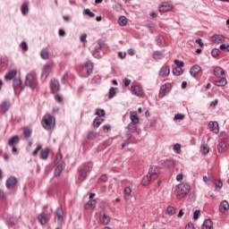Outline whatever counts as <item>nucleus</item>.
Here are the masks:
<instances>
[{
    "mask_svg": "<svg viewBox=\"0 0 229 229\" xmlns=\"http://www.w3.org/2000/svg\"><path fill=\"white\" fill-rule=\"evenodd\" d=\"M211 42L215 44H221V42H225V36L221 34H215L211 37Z\"/></svg>",
    "mask_w": 229,
    "mask_h": 229,
    "instance_id": "obj_11",
    "label": "nucleus"
},
{
    "mask_svg": "<svg viewBox=\"0 0 229 229\" xmlns=\"http://www.w3.org/2000/svg\"><path fill=\"white\" fill-rule=\"evenodd\" d=\"M87 178V166L82 165L79 167V180L83 182Z\"/></svg>",
    "mask_w": 229,
    "mask_h": 229,
    "instance_id": "obj_10",
    "label": "nucleus"
},
{
    "mask_svg": "<svg viewBox=\"0 0 229 229\" xmlns=\"http://www.w3.org/2000/svg\"><path fill=\"white\" fill-rule=\"evenodd\" d=\"M118 24H120V26H126V24H128V19H126V16H120Z\"/></svg>",
    "mask_w": 229,
    "mask_h": 229,
    "instance_id": "obj_35",
    "label": "nucleus"
},
{
    "mask_svg": "<svg viewBox=\"0 0 229 229\" xmlns=\"http://www.w3.org/2000/svg\"><path fill=\"white\" fill-rule=\"evenodd\" d=\"M202 229H214V224H212V220L206 219L203 223Z\"/></svg>",
    "mask_w": 229,
    "mask_h": 229,
    "instance_id": "obj_26",
    "label": "nucleus"
},
{
    "mask_svg": "<svg viewBox=\"0 0 229 229\" xmlns=\"http://www.w3.org/2000/svg\"><path fill=\"white\" fill-rule=\"evenodd\" d=\"M219 53H221V51L218 48H214L211 51V55L213 56V58H217V56H219Z\"/></svg>",
    "mask_w": 229,
    "mask_h": 229,
    "instance_id": "obj_44",
    "label": "nucleus"
},
{
    "mask_svg": "<svg viewBox=\"0 0 229 229\" xmlns=\"http://www.w3.org/2000/svg\"><path fill=\"white\" fill-rule=\"evenodd\" d=\"M220 49L222 51H227V53H229V45L222 44L220 45Z\"/></svg>",
    "mask_w": 229,
    "mask_h": 229,
    "instance_id": "obj_51",
    "label": "nucleus"
},
{
    "mask_svg": "<svg viewBox=\"0 0 229 229\" xmlns=\"http://www.w3.org/2000/svg\"><path fill=\"white\" fill-rule=\"evenodd\" d=\"M41 148H42V147H41L40 145H38V146L35 148V150L32 152V157H37V155H38V151H40Z\"/></svg>",
    "mask_w": 229,
    "mask_h": 229,
    "instance_id": "obj_54",
    "label": "nucleus"
},
{
    "mask_svg": "<svg viewBox=\"0 0 229 229\" xmlns=\"http://www.w3.org/2000/svg\"><path fill=\"white\" fill-rule=\"evenodd\" d=\"M130 119H131V123H132L134 124H139V123H140V120L139 119V116L137 115V112H131Z\"/></svg>",
    "mask_w": 229,
    "mask_h": 229,
    "instance_id": "obj_20",
    "label": "nucleus"
},
{
    "mask_svg": "<svg viewBox=\"0 0 229 229\" xmlns=\"http://www.w3.org/2000/svg\"><path fill=\"white\" fill-rule=\"evenodd\" d=\"M167 216H174L176 214V208L173 206H168L166 208Z\"/></svg>",
    "mask_w": 229,
    "mask_h": 229,
    "instance_id": "obj_33",
    "label": "nucleus"
},
{
    "mask_svg": "<svg viewBox=\"0 0 229 229\" xmlns=\"http://www.w3.org/2000/svg\"><path fill=\"white\" fill-rule=\"evenodd\" d=\"M56 125V120L54 116L47 114L42 118V126L45 130H54Z\"/></svg>",
    "mask_w": 229,
    "mask_h": 229,
    "instance_id": "obj_3",
    "label": "nucleus"
},
{
    "mask_svg": "<svg viewBox=\"0 0 229 229\" xmlns=\"http://www.w3.org/2000/svg\"><path fill=\"white\" fill-rule=\"evenodd\" d=\"M226 149H228V146L226 145V142L222 141L218 144L219 153H223L224 151H226Z\"/></svg>",
    "mask_w": 229,
    "mask_h": 229,
    "instance_id": "obj_32",
    "label": "nucleus"
},
{
    "mask_svg": "<svg viewBox=\"0 0 229 229\" xmlns=\"http://www.w3.org/2000/svg\"><path fill=\"white\" fill-rule=\"evenodd\" d=\"M19 144V137L18 136H13L9 140H8V146H17Z\"/></svg>",
    "mask_w": 229,
    "mask_h": 229,
    "instance_id": "obj_27",
    "label": "nucleus"
},
{
    "mask_svg": "<svg viewBox=\"0 0 229 229\" xmlns=\"http://www.w3.org/2000/svg\"><path fill=\"white\" fill-rule=\"evenodd\" d=\"M10 102L8 101H4L2 104H1V111L4 112V114L5 112H8V110H10Z\"/></svg>",
    "mask_w": 229,
    "mask_h": 229,
    "instance_id": "obj_28",
    "label": "nucleus"
},
{
    "mask_svg": "<svg viewBox=\"0 0 229 229\" xmlns=\"http://www.w3.org/2000/svg\"><path fill=\"white\" fill-rule=\"evenodd\" d=\"M20 47H21L22 51H28V44L26 42L22 41Z\"/></svg>",
    "mask_w": 229,
    "mask_h": 229,
    "instance_id": "obj_52",
    "label": "nucleus"
},
{
    "mask_svg": "<svg viewBox=\"0 0 229 229\" xmlns=\"http://www.w3.org/2000/svg\"><path fill=\"white\" fill-rule=\"evenodd\" d=\"M99 221L102 225H108V223H110V216L104 213L103 215H100Z\"/></svg>",
    "mask_w": 229,
    "mask_h": 229,
    "instance_id": "obj_23",
    "label": "nucleus"
},
{
    "mask_svg": "<svg viewBox=\"0 0 229 229\" xmlns=\"http://www.w3.org/2000/svg\"><path fill=\"white\" fill-rule=\"evenodd\" d=\"M0 62H1V64H4V67H6L8 65V58H6V57H1Z\"/></svg>",
    "mask_w": 229,
    "mask_h": 229,
    "instance_id": "obj_53",
    "label": "nucleus"
},
{
    "mask_svg": "<svg viewBox=\"0 0 229 229\" xmlns=\"http://www.w3.org/2000/svg\"><path fill=\"white\" fill-rule=\"evenodd\" d=\"M191 76H193V78H196V76H198L199 74V72H201V66L195 64L191 68L190 71Z\"/></svg>",
    "mask_w": 229,
    "mask_h": 229,
    "instance_id": "obj_14",
    "label": "nucleus"
},
{
    "mask_svg": "<svg viewBox=\"0 0 229 229\" xmlns=\"http://www.w3.org/2000/svg\"><path fill=\"white\" fill-rule=\"evenodd\" d=\"M165 90H167V86L163 85L159 91V98H164V96H165Z\"/></svg>",
    "mask_w": 229,
    "mask_h": 229,
    "instance_id": "obj_40",
    "label": "nucleus"
},
{
    "mask_svg": "<svg viewBox=\"0 0 229 229\" xmlns=\"http://www.w3.org/2000/svg\"><path fill=\"white\" fill-rule=\"evenodd\" d=\"M174 151L180 154V152L182 151V145H180L179 143L174 145Z\"/></svg>",
    "mask_w": 229,
    "mask_h": 229,
    "instance_id": "obj_47",
    "label": "nucleus"
},
{
    "mask_svg": "<svg viewBox=\"0 0 229 229\" xmlns=\"http://www.w3.org/2000/svg\"><path fill=\"white\" fill-rule=\"evenodd\" d=\"M62 153L58 152L55 156V164H60V162H62Z\"/></svg>",
    "mask_w": 229,
    "mask_h": 229,
    "instance_id": "obj_46",
    "label": "nucleus"
},
{
    "mask_svg": "<svg viewBox=\"0 0 229 229\" xmlns=\"http://www.w3.org/2000/svg\"><path fill=\"white\" fill-rule=\"evenodd\" d=\"M157 44L158 46H164V38L162 37L157 38Z\"/></svg>",
    "mask_w": 229,
    "mask_h": 229,
    "instance_id": "obj_62",
    "label": "nucleus"
},
{
    "mask_svg": "<svg viewBox=\"0 0 229 229\" xmlns=\"http://www.w3.org/2000/svg\"><path fill=\"white\" fill-rule=\"evenodd\" d=\"M226 83H228L226 79L225 78H222L219 81H216L214 82V85H216V87H225V85H226Z\"/></svg>",
    "mask_w": 229,
    "mask_h": 229,
    "instance_id": "obj_29",
    "label": "nucleus"
},
{
    "mask_svg": "<svg viewBox=\"0 0 229 229\" xmlns=\"http://www.w3.org/2000/svg\"><path fill=\"white\" fill-rule=\"evenodd\" d=\"M213 74L216 77V78H221V76H224L225 74V70H223V68L216 66L214 69Z\"/></svg>",
    "mask_w": 229,
    "mask_h": 229,
    "instance_id": "obj_21",
    "label": "nucleus"
},
{
    "mask_svg": "<svg viewBox=\"0 0 229 229\" xmlns=\"http://www.w3.org/2000/svg\"><path fill=\"white\" fill-rule=\"evenodd\" d=\"M185 229H194V225L192 223H189L186 225Z\"/></svg>",
    "mask_w": 229,
    "mask_h": 229,
    "instance_id": "obj_64",
    "label": "nucleus"
},
{
    "mask_svg": "<svg viewBox=\"0 0 229 229\" xmlns=\"http://www.w3.org/2000/svg\"><path fill=\"white\" fill-rule=\"evenodd\" d=\"M158 178V167L153 165L149 168L148 173L142 179V185H149L151 180H157Z\"/></svg>",
    "mask_w": 229,
    "mask_h": 229,
    "instance_id": "obj_2",
    "label": "nucleus"
},
{
    "mask_svg": "<svg viewBox=\"0 0 229 229\" xmlns=\"http://www.w3.org/2000/svg\"><path fill=\"white\" fill-rule=\"evenodd\" d=\"M40 56L44 60H47L49 58V53L47 52V50L44 49V50L41 51Z\"/></svg>",
    "mask_w": 229,
    "mask_h": 229,
    "instance_id": "obj_42",
    "label": "nucleus"
},
{
    "mask_svg": "<svg viewBox=\"0 0 229 229\" xmlns=\"http://www.w3.org/2000/svg\"><path fill=\"white\" fill-rule=\"evenodd\" d=\"M96 115H98V117H105L106 113L104 109H98L96 112Z\"/></svg>",
    "mask_w": 229,
    "mask_h": 229,
    "instance_id": "obj_48",
    "label": "nucleus"
},
{
    "mask_svg": "<svg viewBox=\"0 0 229 229\" xmlns=\"http://www.w3.org/2000/svg\"><path fill=\"white\" fill-rule=\"evenodd\" d=\"M55 219H57V224L59 226L64 225V210L62 208H57L55 210Z\"/></svg>",
    "mask_w": 229,
    "mask_h": 229,
    "instance_id": "obj_7",
    "label": "nucleus"
},
{
    "mask_svg": "<svg viewBox=\"0 0 229 229\" xmlns=\"http://www.w3.org/2000/svg\"><path fill=\"white\" fill-rule=\"evenodd\" d=\"M51 219V215L47 213V211H43L38 216V220L39 221V224L44 226V225H47V221Z\"/></svg>",
    "mask_w": 229,
    "mask_h": 229,
    "instance_id": "obj_6",
    "label": "nucleus"
},
{
    "mask_svg": "<svg viewBox=\"0 0 229 229\" xmlns=\"http://www.w3.org/2000/svg\"><path fill=\"white\" fill-rule=\"evenodd\" d=\"M116 94H117V89L116 88H111L109 89V99H112V98H115Z\"/></svg>",
    "mask_w": 229,
    "mask_h": 229,
    "instance_id": "obj_38",
    "label": "nucleus"
},
{
    "mask_svg": "<svg viewBox=\"0 0 229 229\" xmlns=\"http://www.w3.org/2000/svg\"><path fill=\"white\" fill-rule=\"evenodd\" d=\"M104 122H105V118H102L101 116H98L97 118H95L93 122L94 128H99V126H101V124H103Z\"/></svg>",
    "mask_w": 229,
    "mask_h": 229,
    "instance_id": "obj_25",
    "label": "nucleus"
},
{
    "mask_svg": "<svg viewBox=\"0 0 229 229\" xmlns=\"http://www.w3.org/2000/svg\"><path fill=\"white\" fill-rule=\"evenodd\" d=\"M11 148L13 155H19V149H17V146H12Z\"/></svg>",
    "mask_w": 229,
    "mask_h": 229,
    "instance_id": "obj_55",
    "label": "nucleus"
},
{
    "mask_svg": "<svg viewBox=\"0 0 229 229\" xmlns=\"http://www.w3.org/2000/svg\"><path fill=\"white\" fill-rule=\"evenodd\" d=\"M39 157L41 160H47V157H49V148L41 149L39 152Z\"/></svg>",
    "mask_w": 229,
    "mask_h": 229,
    "instance_id": "obj_24",
    "label": "nucleus"
},
{
    "mask_svg": "<svg viewBox=\"0 0 229 229\" xmlns=\"http://www.w3.org/2000/svg\"><path fill=\"white\" fill-rule=\"evenodd\" d=\"M65 167V164L61 163L59 164L56 168L55 169L54 174L55 176H60L62 174V171H64V168Z\"/></svg>",
    "mask_w": 229,
    "mask_h": 229,
    "instance_id": "obj_22",
    "label": "nucleus"
},
{
    "mask_svg": "<svg viewBox=\"0 0 229 229\" xmlns=\"http://www.w3.org/2000/svg\"><path fill=\"white\" fill-rule=\"evenodd\" d=\"M182 72H183L182 71V68L177 67L173 69L174 76H180L181 74H182Z\"/></svg>",
    "mask_w": 229,
    "mask_h": 229,
    "instance_id": "obj_41",
    "label": "nucleus"
},
{
    "mask_svg": "<svg viewBox=\"0 0 229 229\" xmlns=\"http://www.w3.org/2000/svg\"><path fill=\"white\" fill-rule=\"evenodd\" d=\"M215 185L216 189H222L223 182H221L220 180H215Z\"/></svg>",
    "mask_w": 229,
    "mask_h": 229,
    "instance_id": "obj_49",
    "label": "nucleus"
},
{
    "mask_svg": "<svg viewBox=\"0 0 229 229\" xmlns=\"http://www.w3.org/2000/svg\"><path fill=\"white\" fill-rule=\"evenodd\" d=\"M23 137H25V139L31 137V130H30V128H23Z\"/></svg>",
    "mask_w": 229,
    "mask_h": 229,
    "instance_id": "obj_37",
    "label": "nucleus"
},
{
    "mask_svg": "<svg viewBox=\"0 0 229 229\" xmlns=\"http://www.w3.org/2000/svg\"><path fill=\"white\" fill-rule=\"evenodd\" d=\"M93 69H94V64L90 62H88L87 63V70H88L87 72H88V74H90L92 72Z\"/></svg>",
    "mask_w": 229,
    "mask_h": 229,
    "instance_id": "obj_43",
    "label": "nucleus"
},
{
    "mask_svg": "<svg viewBox=\"0 0 229 229\" xmlns=\"http://www.w3.org/2000/svg\"><path fill=\"white\" fill-rule=\"evenodd\" d=\"M174 64H175V65H177V67H179V68H181V69H182V67H183V62H181V61H179L178 59H176V60L174 61Z\"/></svg>",
    "mask_w": 229,
    "mask_h": 229,
    "instance_id": "obj_59",
    "label": "nucleus"
},
{
    "mask_svg": "<svg viewBox=\"0 0 229 229\" xmlns=\"http://www.w3.org/2000/svg\"><path fill=\"white\" fill-rule=\"evenodd\" d=\"M25 85L30 89H35L38 86V80L35 72L28 73L25 77Z\"/></svg>",
    "mask_w": 229,
    "mask_h": 229,
    "instance_id": "obj_4",
    "label": "nucleus"
},
{
    "mask_svg": "<svg viewBox=\"0 0 229 229\" xmlns=\"http://www.w3.org/2000/svg\"><path fill=\"white\" fill-rule=\"evenodd\" d=\"M158 10L161 13H165V12H171V10H173V4L165 2L159 5Z\"/></svg>",
    "mask_w": 229,
    "mask_h": 229,
    "instance_id": "obj_9",
    "label": "nucleus"
},
{
    "mask_svg": "<svg viewBox=\"0 0 229 229\" xmlns=\"http://www.w3.org/2000/svg\"><path fill=\"white\" fill-rule=\"evenodd\" d=\"M55 101H57V103H62L64 101V98H62L60 95H56Z\"/></svg>",
    "mask_w": 229,
    "mask_h": 229,
    "instance_id": "obj_63",
    "label": "nucleus"
},
{
    "mask_svg": "<svg viewBox=\"0 0 229 229\" xmlns=\"http://www.w3.org/2000/svg\"><path fill=\"white\" fill-rule=\"evenodd\" d=\"M8 221L11 225H15V223H17V219L13 216H9Z\"/></svg>",
    "mask_w": 229,
    "mask_h": 229,
    "instance_id": "obj_58",
    "label": "nucleus"
},
{
    "mask_svg": "<svg viewBox=\"0 0 229 229\" xmlns=\"http://www.w3.org/2000/svg\"><path fill=\"white\" fill-rule=\"evenodd\" d=\"M22 85L21 79H13V89H19Z\"/></svg>",
    "mask_w": 229,
    "mask_h": 229,
    "instance_id": "obj_36",
    "label": "nucleus"
},
{
    "mask_svg": "<svg viewBox=\"0 0 229 229\" xmlns=\"http://www.w3.org/2000/svg\"><path fill=\"white\" fill-rule=\"evenodd\" d=\"M54 67H55V64L53 63H47L43 66L41 76L42 78H44V80H47V77L49 76V74L53 72Z\"/></svg>",
    "mask_w": 229,
    "mask_h": 229,
    "instance_id": "obj_5",
    "label": "nucleus"
},
{
    "mask_svg": "<svg viewBox=\"0 0 229 229\" xmlns=\"http://www.w3.org/2000/svg\"><path fill=\"white\" fill-rule=\"evenodd\" d=\"M131 92L134 96H138L139 98H141L142 96V88L140 86H131Z\"/></svg>",
    "mask_w": 229,
    "mask_h": 229,
    "instance_id": "obj_18",
    "label": "nucleus"
},
{
    "mask_svg": "<svg viewBox=\"0 0 229 229\" xmlns=\"http://www.w3.org/2000/svg\"><path fill=\"white\" fill-rule=\"evenodd\" d=\"M5 185L8 189H15L17 187V178L11 176L6 180Z\"/></svg>",
    "mask_w": 229,
    "mask_h": 229,
    "instance_id": "obj_8",
    "label": "nucleus"
},
{
    "mask_svg": "<svg viewBox=\"0 0 229 229\" xmlns=\"http://www.w3.org/2000/svg\"><path fill=\"white\" fill-rule=\"evenodd\" d=\"M50 87L54 93H56L60 90V82L56 79H53L50 82Z\"/></svg>",
    "mask_w": 229,
    "mask_h": 229,
    "instance_id": "obj_12",
    "label": "nucleus"
},
{
    "mask_svg": "<svg viewBox=\"0 0 229 229\" xmlns=\"http://www.w3.org/2000/svg\"><path fill=\"white\" fill-rule=\"evenodd\" d=\"M137 124L138 123H130L127 126V130H129L130 133H135V131H137Z\"/></svg>",
    "mask_w": 229,
    "mask_h": 229,
    "instance_id": "obj_31",
    "label": "nucleus"
},
{
    "mask_svg": "<svg viewBox=\"0 0 229 229\" xmlns=\"http://www.w3.org/2000/svg\"><path fill=\"white\" fill-rule=\"evenodd\" d=\"M123 83H124V87H130V84L131 83V80L124 79Z\"/></svg>",
    "mask_w": 229,
    "mask_h": 229,
    "instance_id": "obj_61",
    "label": "nucleus"
},
{
    "mask_svg": "<svg viewBox=\"0 0 229 229\" xmlns=\"http://www.w3.org/2000/svg\"><path fill=\"white\" fill-rule=\"evenodd\" d=\"M124 194H125V196H130L131 194V188L126 187L124 189Z\"/></svg>",
    "mask_w": 229,
    "mask_h": 229,
    "instance_id": "obj_57",
    "label": "nucleus"
},
{
    "mask_svg": "<svg viewBox=\"0 0 229 229\" xmlns=\"http://www.w3.org/2000/svg\"><path fill=\"white\" fill-rule=\"evenodd\" d=\"M185 118V115L182 114H177L174 116V120L175 121H182Z\"/></svg>",
    "mask_w": 229,
    "mask_h": 229,
    "instance_id": "obj_50",
    "label": "nucleus"
},
{
    "mask_svg": "<svg viewBox=\"0 0 229 229\" xmlns=\"http://www.w3.org/2000/svg\"><path fill=\"white\" fill-rule=\"evenodd\" d=\"M208 126L213 133H219V123L217 122H209Z\"/></svg>",
    "mask_w": 229,
    "mask_h": 229,
    "instance_id": "obj_17",
    "label": "nucleus"
},
{
    "mask_svg": "<svg viewBox=\"0 0 229 229\" xmlns=\"http://www.w3.org/2000/svg\"><path fill=\"white\" fill-rule=\"evenodd\" d=\"M189 192H191V185L184 182L178 184L174 191V194L177 199H183Z\"/></svg>",
    "mask_w": 229,
    "mask_h": 229,
    "instance_id": "obj_1",
    "label": "nucleus"
},
{
    "mask_svg": "<svg viewBox=\"0 0 229 229\" xmlns=\"http://www.w3.org/2000/svg\"><path fill=\"white\" fill-rule=\"evenodd\" d=\"M106 182H108V176H106V174H102L98 178V183H106Z\"/></svg>",
    "mask_w": 229,
    "mask_h": 229,
    "instance_id": "obj_39",
    "label": "nucleus"
},
{
    "mask_svg": "<svg viewBox=\"0 0 229 229\" xmlns=\"http://www.w3.org/2000/svg\"><path fill=\"white\" fill-rule=\"evenodd\" d=\"M30 3L28 1L23 2V4L21 6V12L22 15H28V13L30 12Z\"/></svg>",
    "mask_w": 229,
    "mask_h": 229,
    "instance_id": "obj_19",
    "label": "nucleus"
},
{
    "mask_svg": "<svg viewBox=\"0 0 229 229\" xmlns=\"http://www.w3.org/2000/svg\"><path fill=\"white\" fill-rule=\"evenodd\" d=\"M200 151L203 155H208V153L210 151V148H208V145L203 143L200 146Z\"/></svg>",
    "mask_w": 229,
    "mask_h": 229,
    "instance_id": "obj_34",
    "label": "nucleus"
},
{
    "mask_svg": "<svg viewBox=\"0 0 229 229\" xmlns=\"http://www.w3.org/2000/svg\"><path fill=\"white\" fill-rule=\"evenodd\" d=\"M153 58L155 60H161V58H164V55L160 52H154Z\"/></svg>",
    "mask_w": 229,
    "mask_h": 229,
    "instance_id": "obj_45",
    "label": "nucleus"
},
{
    "mask_svg": "<svg viewBox=\"0 0 229 229\" xmlns=\"http://www.w3.org/2000/svg\"><path fill=\"white\" fill-rule=\"evenodd\" d=\"M103 130L104 131H110V130H112V126H110V124H106L103 126Z\"/></svg>",
    "mask_w": 229,
    "mask_h": 229,
    "instance_id": "obj_60",
    "label": "nucleus"
},
{
    "mask_svg": "<svg viewBox=\"0 0 229 229\" xmlns=\"http://www.w3.org/2000/svg\"><path fill=\"white\" fill-rule=\"evenodd\" d=\"M199 213H200L199 210H195V211H194V213H193V219H194L195 221H197V219H199Z\"/></svg>",
    "mask_w": 229,
    "mask_h": 229,
    "instance_id": "obj_56",
    "label": "nucleus"
},
{
    "mask_svg": "<svg viewBox=\"0 0 229 229\" xmlns=\"http://www.w3.org/2000/svg\"><path fill=\"white\" fill-rule=\"evenodd\" d=\"M17 76V70L13 69L10 70L5 75H4V80L6 81H10L11 80H13Z\"/></svg>",
    "mask_w": 229,
    "mask_h": 229,
    "instance_id": "obj_13",
    "label": "nucleus"
},
{
    "mask_svg": "<svg viewBox=\"0 0 229 229\" xmlns=\"http://www.w3.org/2000/svg\"><path fill=\"white\" fill-rule=\"evenodd\" d=\"M96 205H98V201L96 199H89V202L87 203V208L94 210V208H96Z\"/></svg>",
    "mask_w": 229,
    "mask_h": 229,
    "instance_id": "obj_30",
    "label": "nucleus"
},
{
    "mask_svg": "<svg viewBox=\"0 0 229 229\" xmlns=\"http://www.w3.org/2000/svg\"><path fill=\"white\" fill-rule=\"evenodd\" d=\"M170 72L171 69L169 68V66L164 65L159 72V76H161L162 78H166V76L170 74Z\"/></svg>",
    "mask_w": 229,
    "mask_h": 229,
    "instance_id": "obj_16",
    "label": "nucleus"
},
{
    "mask_svg": "<svg viewBox=\"0 0 229 229\" xmlns=\"http://www.w3.org/2000/svg\"><path fill=\"white\" fill-rule=\"evenodd\" d=\"M228 210H229L228 201L223 200L219 205V212H221V214H225V212H228Z\"/></svg>",
    "mask_w": 229,
    "mask_h": 229,
    "instance_id": "obj_15",
    "label": "nucleus"
}]
</instances>
